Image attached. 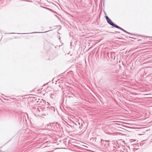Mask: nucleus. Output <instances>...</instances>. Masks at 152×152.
Wrapping results in <instances>:
<instances>
[{"instance_id":"obj_7","label":"nucleus","mask_w":152,"mask_h":152,"mask_svg":"<svg viewBox=\"0 0 152 152\" xmlns=\"http://www.w3.org/2000/svg\"><path fill=\"white\" fill-rule=\"evenodd\" d=\"M50 109L52 111L54 112L55 111V108L53 107H51Z\"/></svg>"},{"instance_id":"obj_1","label":"nucleus","mask_w":152,"mask_h":152,"mask_svg":"<svg viewBox=\"0 0 152 152\" xmlns=\"http://www.w3.org/2000/svg\"><path fill=\"white\" fill-rule=\"evenodd\" d=\"M105 18L107 23L108 24H109L110 25L113 26L114 27L118 29H119L125 33L127 32L126 31L124 30L121 27L118 26L117 25L114 23L107 16H105Z\"/></svg>"},{"instance_id":"obj_11","label":"nucleus","mask_w":152,"mask_h":152,"mask_svg":"<svg viewBox=\"0 0 152 152\" xmlns=\"http://www.w3.org/2000/svg\"><path fill=\"white\" fill-rule=\"evenodd\" d=\"M115 33H119L120 32H117V31H115Z\"/></svg>"},{"instance_id":"obj_2","label":"nucleus","mask_w":152,"mask_h":152,"mask_svg":"<svg viewBox=\"0 0 152 152\" xmlns=\"http://www.w3.org/2000/svg\"><path fill=\"white\" fill-rule=\"evenodd\" d=\"M82 125H83L81 124L80 126V123L77 121H76V123L74 122L73 126L69 125L71 128L73 129L74 131H75L78 129H81Z\"/></svg>"},{"instance_id":"obj_4","label":"nucleus","mask_w":152,"mask_h":152,"mask_svg":"<svg viewBox=\"0 0 152 152\" xmlns=\"http://www.w3.org/2000/svg\"><path fill=\"white\" fill-rule=\"evenodd\" d=\"M118 147V146H117L115 144H113V145L111 146V150H112L113 151H116V148H117Z\"/></svg>"},{"instance_id":"obj_12","label":"nucleus","mask_w":152,"mask_h":152,"mask_svg":"<svg viewBox=\"0 0 152 152\" xmlns=\"http://www.w3.org/2000/svg\"><path fill=\"white\" fill-rule=\"evenodd\" d=\"M129 37L130 38L133 39V38H132V37Z\"/></svg>"},{"instance_id":"obj_5","label":"nucleus","mask_w":152,"mask_h":152,"mask_svg":"<svg viewBox=\"0 0 152 152\" xmlns=\"http://www.w3.org/2000/svg\"><path fill=\"white\" fill-rule=\"evenodd\" d=\"M140 143H136V144H135L133 146L134 148L137 149H139V148H138V147L139 146H140Z\"/></svg>"},{"instance_id":"obj_8","label":"nucleus","mask_w":152,"mask_h":152,"mask_svg":"<svg viewBox=\"0 0 152 152\" xmlns=\"http://www.w3.org/2000/svg\"><path fill=\"white\" fill-rule=\"evenodd\" d=\"M47 31H45V32H39L38 33H45V32H47ZM37 32H32V33H31V34H33V33H37Z\"/></svg>"},{"instance_id":"obj_10","label":"nucleus","mask_w":152,"mask_h":152,"mask_svg":"<svg viewBox=\"0 0 152 152\" xmlns=\"http://www.w3.org/2000/svg\"><path fill=\"white\" fill-rule=\"evenodd\" d=\"M0 152H4L3 151H2L0 149Z\"/></svg>"},{"instance_id":"obj_14","label":"nucleus","mask_w":152,"mask_h":152,"mask_svg":"<svg viewBox=\"0 0 152 152\" xmlns=\"http://www.w3.org/2000/svg\"><path fill=\"white\" fill-rule=\"evenodd\" d=\"M12 34H14L15 33H11Z\"/></svg>"},{"instance_id":"obj_15","label":"nucleus","mask_w":152,"mask_h":152,"mask_svg":"<svg viewBox=\"0 0 152 152\" xmlns=\"http://www.w3.org/2000/svg\"><path fill=\"white\" fill-rule=\"evenodd\" d=\"M105 142H106L107 141H105Z\"/></svg>"},{"instance_id":"obj_13","label":"nucleus","mask_w":152,"mask_h":152,"mask_svg":"<svg viewBox=\"0 0 152 152\" xmlns=\"http://www.w3.org/2000/svg\"><path fill=\"white\" fill-rule=\"evenodd\" d=\"M113 73H115V72H113Z\"/></svg>"},{"instance_id":"obj_6","label":"nucleus","mask_w":152,"mask_h":152,"mask_svg":"<svg viewBox=\"0 0 152 152\" xmlns=\"http://www.w3.org/2000/svg\"><path fill=\"white\" fill-rule=\"evenodd\" d=\"M23 116V119H25L26 120V116H27L28 117V114L27 113H22L21 114Z\"/></svg>"},{"instance_id":"obj_9","label":"nucleus","mask_w":152,"mask_h":152,"mask_svg":"<svg viewBox=\"0 0 152 152\" xmlns=\"http://www.w3.org/2000/svg\"><path fill=\"white\" fill-rule=\"evenodd\" d=\"M126 33L128 34H131V35H132V34L129 32H128L127 31V32H126Z\"/></svg>"},{"instance_id":"obj_3","label":"nucleus","mask_w":152,"mask_h":152,"mask_svg":"<svg viewBox=\"0 0 152 152\" xmlns=\"http://www.w3.org/2000/svg\"><path fill=\"white\" fill-rule=\"evenodd\" d=\"M136 141V140H134L133 141V140H129V145L131 146H133L135 144H136V142H134Z\"/></svg>"}]
</instances>
